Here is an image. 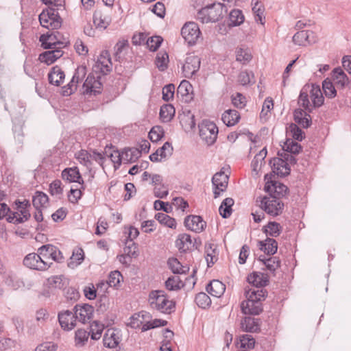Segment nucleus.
Instances as JSON below:
<instances>
[{"label": "nucleus", "instance_id": "obj_41", "mask_svg": "<svg viewBox=\"0 0 351 351\" xmlns=\"http://www.w3.org/2000/svg\"><path fill=\"white\" fill-rule=\"evenodd\" d=\"M234 202V199L230 197L223 199L219 208V213L223 218L226 219L231 215Z\"/></svg>", "mask_w": 351, "mask_h": 351}, {"label": "nucleus", "instance_id": "obj_12", "mask_svg": "<svg viewBox=\"0 0 351 351\" xmlns=\"http://www.w3.org/2000/svg\"><path fill=\"white\" fill-rule=\"evenodd\" d=\"M100 79V75L95 77L94 75L89 74L83 84L84 94L94 95L100 94L102 90V83Z\"/></svg>", "mask_w": 351, "mask_h": 351}, {"label": "nucleus", "instance_id": "obj_1", "mask_svg": "<svg viewBox=\"0 0 351 351\" xmlns=\"http://www.w3.org/2000/svg\"><path fill=\"white\" fill-rule=\"evenodd\" d=\"M246 300L241 303V309L245 315H259L263 310L262 302L267 295V291L265 289H250L245 290Z\"/></svg>", "mask_w": 351, "mask_h": 351}, {"label": "nucleus", "instance_id": "obj_46", "mask_svg": "<svg viewBox=\"0 0 351 351\" xmlns=\"http://www.w3.org/2000/svg\"><path fill=\"white\" fill-rule=\"evenodd\" d=\"M155 218L161 224H163L169 228H176V221L175 219L171 217L170 216L165 213H158L155 215Z\"/></svg>", "mask_w": 351, "mask_h": 351}, {"label": "nucleus", "instance_id": "obj_17", "mask_svg": "<svg viewBox=\"0 0 351 351\" xmlns=\"http://www.w3.org/2000/svg\"><path fill=\"white\" fill-rule=\"evenodd\" d=\"M184 223L187 229L198 233L206 227V221L199 215H189L184 219Z\"/></svg>", "mask_w": 351, "mask_h": 351}, {"label": "nucleus", "instance_id": "obj_62", "mask_svg": "<svg viewBox=\"0 0 351 351\" xmlns=\"http://www.w3.org/2000/svg\"><path fill=\"white\" fill-rule=\"evenodd\" d=\"M173 149L171 143L169 142H165L161 147L156 150V152L160 156L161 159H162L171 156Z\"/></svg>", "mask_w": 351, "mask_h": 351}, {"label": "nucleus", "instance_id": "obj_15", "mask_svg": "<svg viewBox=\"0 0 351 351\" xmlns=\"http://www.w3.org/2000/svg\"><path fill=\"white\" fill-rule=\"evenodd\" d=\"M112 63L111 62L110 55L108 51H103L98 57L97 61L94 66V71L99 72L105 75L112 71Z\"/></svg>", "mask_w": 351, "mask_h": 351}, {"label": "nucleus", "instance_id": "obj_22", "mask_svg": "<svg viewBox=\"0 0 351 351\" xmlns=\"http://www.w3.org/2000/svg\"><path fill=\"white\" fill-rule=\"evenodd\" d=\"M62 47L58 48H52L51 50L46 51L39 55V60L41 62H45L49 65L53 63L57 59L60 58L63 55L62 50Z\"/></svg>", "mask_w": 351, "mask_h": 351}, {"label": "nucleus", "instance_id": "obj_31", "mask_svg": "<svg viewBox=\"0 0 351 351\" xmlns=\"http://www.w3.org/2000/svg\"><path fill=\"white\" fill-rule=\"evenodd\" d=\"M310 94L312 99L313 108H319L323 105L324 98L322 95L319 86L312 84Z\"/></svg>", "mask_w": 351, "mask_h": 351}, {"label": "nucleus", "instance_id": "obj_9", "mask_svg": "<svg viewBox=\"0 0 351 351\" xmlns=\"http://www.w3.org/2000/svg\"><path fill=\"white\" fill-rule=\"evenodd\" d=\"M52 263H48L47 261L36 253H30L26 255L23 259V265L31 269L39 271H45L50 267Z\"/></svg>", "mask_w": 351, "mask_h": 351}, {"label": "nucleus", "instance_id": "obj_2", "mask_svg": "<svg viewBox=\"0 0 351 351\" xmlns=\"http://www.w3.org/2000/svg\"><path fill=\"white\" fill-rule=\"evenodd\" d=\"M148 301L152 308L160 313L171 314L176 311V302L169 300L168 295L162 290L152 291Z\"/></svg>", "mask_w": 351, "mask_h": 351}, {"label": "nucleus", "instance_id": "obj_14", "mask_svg": "<svg viewBox=\"0 0 351 351\" xmlns=\"http://www.w3.org/2000/svg\"><path fill=\"white\" fill-rule=\"evenodd\" d=\"M229 177L223 171L216 173L212 178L213 185L214 198H217L221 192L226 190L228 184Z\"/></svg>", "mask_w": 351, "mask_h": 351}, {"label": "nucleus", "instance_id": "obj_30", "mask_svg": "<svg viewBox=\"0 0 351 351\" xmlns=\"http://www.w3.org/2000/svg\"><path fill=\"white\" fill-rule=\"evenodd\" d=\"M64 77V71L58 66H53L48 74L49 82L55 86H60Z\"/></svg>", "mask_w": 351, "mask_h": 351}, {"label": "nucleus", "instance_id": "obj_10", "mask_svg": "<svg viewBox=\"0 0 351 351\" xmlns=\"http://www.w3.org/2000/svg\"><path fill=\"white\" fill-rule=\"evenodd\" d=\"M200 58L195 54H189L182 66V73L186 78H191L200 68Z\"/></svg>", "mask_w": 351, "mask_h": 351}, {"label": "nucleus", "instance_id": "obj_37", "mask_svg": "<svg viewBox=\"0 0 351 351\" xmlns=\"http://www.w3.org/2000/svg\"><path fill=\"white\" fill-rule=\"evenodd\" d=\"M93 23L97 28L105 29L110 24V19L101 12L95 11L93 14Z\"/></svg>", "mask_w": 351, "mask_h": 351}, {"label": "nucleus", "instance_id": "obj_54", "mask_svg": "<svg viewBox=\"0 0 351 351\" xmlns=\"http://www.w3.org/2000/svg\"><path fill=\"white\" fill-rule=\"evenodd\" d=\"M240 348L243 349L251 350L254 348L255 339L251 335H243L240 336Z\"/></svg>", "mask_w": 351, "mask_h": 351}, {"label": "nucleus", "instance_id": "obj_38", "mask_svg": "<svg viewBox=\"0 0 351 351\" xmlns=\"http://www.w3.org/2000/svg\"><path fill=\"white\" fill-rule=\"evenodd\" d=\"M259 260L263 263L267 269L274 275H275V271L280 267L281 261L277 256L263 259L259 258Z\"/></svg>", "mask_w": 351, "mask_h": 351}, {"label": "nucleus", "instance_id": "obj_13", "mask_svg": "<svg viewBox=\"0 0 351 351\" xmlns=\"http://www.w3.org/2000/svg\"><path fill=\"white\" fill-rule=\"evenodd\" d=\"M86 74V68L83 66H78L75 69L71 82L66 86L63 87V95H71L77 89V84L84 80Z\"/></svg>", "mask_w": 351, "mask_h": 351}, {"label": "nucleus", "instance_id": "obj_55", "mask_svg": "<svg viewBox=\"0 0 351 351\" xmlns=\"http://www.w3.org/2000/svg\"><path fill=\"white\" fill-rule=\"evenodd\" d=\"M267 156V149L266 148H263L262 150L259 152L258 154H256L252 161V167L253 171H258L260 169L262 162H264L265 158Z\"/></svg>", "mask_w": 351, "mask_h": 351}, {"label": "nucleus", "instance_id": "obj_64", "mask_svg": "<svg viewBox=\"0 0 351 351\" xmlns=\"http://www.w3.org/2000/svg\"><path fill=\"white\" fill-rule=\"evenodd\" d=\"M49 193L51 195H62L63 188L60 180H55L49 184Z\"/></svg>", "mask_w": 351, "mask_h": 351}, {"label": "nucleus", "instance_id": "obj_21", "mask_svg": "<svg viewBox=\"0 0 351 351\" xmlns=\"http://www.w3.org/2000/svg\"><path fill=\"white\" fill-rule=\"evenodd\" d=\"M247 282L254 287L252 289H261L267 285L269 282L267 275L261 272H253L248 275L247 278Z\"/></svg>", "mask_w": 351, "mask_h": 351}, {"label": "nucleus", "instance_id": "obj_11", "mask_svg": "<svg viewBox=\"0 0 351 351\" xmlns=\"http://www.w3.org/2000/svg\"><path fill=\"white\" fill-rule=\"evenodd\" d=\"M38 252L43 259L47 262L48 259H51L58 263H61L64 260L60 250L56 246L51 244L42 245L38 249Z\"/></svg>", "mask_w": 351, "mask_h": 351}, {"label": "nucleus", "instance_id": "obj_49", "mask_svg": "<svg viewBox=\"0 0 351 351\" xmlns=\"http://www.w3.org/2000/svg\"><path fill=\"white\" fill-rule=\"evenodd\" d=\"M252 3L253 5L252 11L255 14V20L256 22H260L261 24H264L263 19V13H264V7L263 5L258 1V0H252Z\"/></svg>", "mask_w": 351, "mask_h": 351}, {"label": "nucleus", "instance_id": "obj_43", "mask_svg": "<svg viewBox=\"0 0 351 351\" xmlns=\"http://www.w3.org/2000/svg\"><path fill=\"white\" fill-rule=\"evenodd\" d=\"M332 72V77L338 86L344 87L346 84H348V77L341 68H335Z\"/></svg>", "mask_w": 351, "mask_h": 351}, {"label": "nucleus", "instance_id": "obj_7", "mask_svg": "<svg viewBox=\"0 0 351 351\" xmlns=\"http://www.w3.org/2000/svg\"><path fill=\"white\" fill-rule=\"evenodd\" d=\"M199 127V136L208 145H213L217 140L218 128L216 124L210 121H204Z\"/></svg>", "mask_w": 351, "mask_h": 351}, {"label": "nucleus", "instance_id": "obj_19", "mask_svg": "<svg viewBox=\"0 0 351 351\" xmlns=\"http://www.w3.org/2000/svg\"><path fill=\"white\" fill-rule=\"evenodd\" d=\"M265 191L269 193L271 196L275 195L280 199L282 197L287 194L288 187L279 182L267 181L265 185Z\"/></svg>", "mask_w": 351, "mask_h": 351}, {"label": "nucleus", "instance_id": "obj_5", "mask_svg": "<svg viewBox=\"0 0 351 351\" xmlns=\"http://www.w3.org/2000/svg\"><path fill=\"white\" fill-rule=\"evenodd\" d=\"M40 25L48 29H58L62 25V19L55 8H49L39 14Z\"/></svg>", "mask_w": 351, "mask_h": 351}, {"label": "nucleus", "instance_id": "obj_16", "mask_svg": "<svg viewBox=\"0 0 351 351\" xmlns=\"http://www.w3.org/2000/svg\"><path fill=\"white\" fill-rule=\"evenodd\" d=\"M58 322L62 328L65 330H71L76 326V318L74 312L66 310L58 313Z\"/></svg>", "mask_w": 351, "mask_h": 351}, {"label": "nucleus", "instance_id": "obj_63", "mask_svg": "<svg viewBox=\"0 0 351 351\" xmlns=\"http://www.w3.org/2000/svg\"><path fill=\"white\" fill-rule=\"evenodd\" d=\"M162 41L163 39L161 36H155L149 38L146 40V44L147 45V47H149L150 51H155L160 46Z\"/></svg>", "mask_w": 351, "mask_h": 351}, {"label": "nucleus", "instance_id": "obj_3", "mask_svg": "<svg viewBox=\"0 0 351 351\" xmlns=\"http://www.w3.org/2000/svg\"><path fill=\"white\" fill-rule=\"evenodd\" d=\"M224 8L223 3H213L199 10L197 18L203 23H215L222 19L223 13L227 12Z\"/></svg>", "mask_w": 351, "mask_h": 351}, {"label": "nucleus", "instance_id": "obj_42", "mask_svg": "<svg viewBox=\"0 0 351 351\" xmlns=\"http://www.w3.org/2000/svg\"><path fill=\"white\" fill-rule=\"evenodd\" d=\"M49 202V197L47 194L42 191H36L32 197V204L35 209L42 208L45 206Z\"/></svg>", "mask_w": 351, "mask_h": 351}, {"label": "nucleus", "instance_id": "obj_47", "mask_svg": "<svg viewBox=\"0 0 351 351\" xmlns=\"http://www.w3.org/2000/svg\"><path fill=\"white\" fill-rule=\"evenodd\" d=\"M90 332L84 329H78L75 335V343L77 347H82L88 341Z\"/></svg>", "mask_w": 351, "mask_h": 351}, {"label": "nucleus", "instance_id": "obj_61", "mask_svg": "<svg viewBox=\"0 0 351 351\" xmlns=\"http://www.w3.org/2000/svg\"><path fill=\"white\" fill-rule=\"evenodd\" d=\"M182 282L178 276L169 277L165 282V287L169 291L180 289L182 287Z\"/></svg>", "mask_w": 351, "mask_h": 351}, {"label": "nucleus", "instance_id": "obj_50", "mask_svg": "<svg viewBox=\"0 0 351 351\" xmlns=\"http://www.w3.org/2000/svg\"><path fill=\"white\" fill-rule=\"evenodd\" d=\"M71 261L69 263V266L73 267L80 265L84 259V253L82 248H77L73 252L71 257Z\"/></svg>", "mask_w": 351, "mask_h": 351}, {"label": "nucleus", "instance_id": "obj_58", "mask_svg": "<svg viewBox=\"0 0 351 351\" xmlns=\"http://www.w3.org/2000/svg\"><path fill=\"white\" fill-rule=\"evenodd\" d=\"M238 80L243 86L254 84L255 82L254 73L252 71H241L238 77Z\"/></svg>", "mask_w": 351, "mask_h": 351}, {"label": "nucleus", "instance_id": "obj_57", "mask_svg": "<svg viewBox=\"0 0 351 351\" xmlns=\"http://www.w3.org/2000/svg\"><path fill=\"white\" fill-rule=\"evenodd\" d=\"M322 88L326 97L328 98H334L337 95V90L333 84L328 79L323 81Z\"/></svg>", "mask_w": 351, "mask_h": 351}, {"label": "nucleus", "instance_id": "obj_18", "mask_svg": "<svg viewBox=\"0 0 351 351\" xmlns=\"http://www.w3.org/2000/svg\"><path fill=\"white\" fill-rule=\"evenodd\" d=\"M73 311L76 319L82 323H85L90 319L94 308L88 304H77L73 308Z\"/></svg>", "mask_w": 351, "mask_h": 351}, {"label": "nucleus", "instance_id": "obj_53", "mask_svg": "<svg viewBox=\"0 0 351 351\" xmlns=\"http://www.w3.org/2000/svg\"><path fill=\"white\" fill-rule=\"evenodd\" d=\"M205 252L206 254V262L208 267H210L215 263L217 258H215V247L214 244L206 243L205 245Z\"/></svg>", "mask_w": 351, "mask_h": 351}, {"label": "nucleus", "instance_id": "obj_23", "mask_svg": "<svg viewBox=\"0 0 351 351\" xmlns=\"http://www.w3.org/2000/svg\"><path fill=\"white\" fill-rule=\"evenodd\" d=\"M270 162H273V172L280 177H285L290 173L289 164L282 158H274Z\"/></svg>", "mask_w": 351, "mask_h": 351}, {"label": "nucleus", "instance_id": "obj_52", "mask_svg": "<svg viewBox=\"0 0 351 351\" xmlns=\"http://www.w3.org/2000/svg\"><path fill=\"white\" fill-rule=\"evenodd\" d=\"M169 62V56L166 52H159L157 53L155 64L157 68L163 71L167 68Z\"/></svg>", "mask_w": 351, "mask_h": 351}, {"label": "nucleus", "instance_id": "obj_26", "mask_svg": "<svg viewBox=\"0 0 351 351\" xmlns=\"http://www.w3.org/2000/svg\"><path fill=\"white\" fill-rule=\"evenodd\" d=\"M176 245L180 252H186L194 250L195 244L189 234H181L176 241Z\"/></svg>", "mask_w": 351, "mask_h": 351}, {"label": "nucleus", "instance_id": "obj_56", "mask_svg": "<svg viewBox=\"0 0 351 351\" xmlns=\"http://www.w3.org/2000/svg\"><path fill=\"white\" fill-rule=\"evenodd\" d=\"M195 302L202 308H206L211 304L210 297L204 292H200L196 295Z\"/></svg>", "mask_w": 351, "mask_h": 351}, {"label": "nucleus", "instance_id": "obj_33", "mask_svg": "<svg viewBox=\"0 0 351 351\" xmlns=\"http://www.w3.org/2000/svg\"><path fill=\"white\" fill-rule=\"evenodd\" d=\"M313 34V32L311 31L302 30L298 32L293 36V42L299 46H305L312 42L310 40V35Z\"/></svg>", "mask_w": 351, "mask_h": 351}, {"label": "nucleus", "instance_id": "obj_35", "mask_svg": "<svg viewBox=\"0 0 351 351\" xmlns=\"http://www.w3.org/2000/svg\"><path fill=\"white\" fill-rule=\"evenodd\" d=\"M258 319L250 317H245L241 322V328L243 330L250 332H256L260 330L258 323Z\"/></svg>", "mask_w": 351, "mask_h": 351}, {"label": "nucleus", "instance_id": "obj_45", "mask_svg": "<svg viewBox=\"0 0 351 351\" xmlns=\"http://www.w3.org/2000/svg\"><path fill=\"white\" fill-rule=\"evenodd\" d=\"M104 329V325L101 324L98 321H94L90 326V337L93 340H98L101 336L103 330Z\"/></svg>", "mask_w": 351, "mask_h": 351}, {"label": "nucleus", "instance_id": "obj_20", "mask_svg": "<svg viewBox=\"0 0 351 351\" xmlns=\"http://www.w3.org/2000/svg\"><path fill=\"white\" fill-rule=\"evenodd\" d=\"M103 342L106 348H116L120 342L119 331L113 328L107 329L104 335Z\"/></svg>", "mask_w": 351, "mask_h": 351}, {"label": "nucleus", "instance_id": "obj_25", "mask_svg": "<svg viewBox=\"0 0 351 351\" xmlns=\"http://www.w3.org/2000/svg\"><path fill=\"white\" fill-rule=\"evenodd\" d=\"M39 41L44 49L58 48L57 45L62 47L64 45L63 43L57 41V37L54 33L42 34L39 38Z\"/></svg>", "mask_w": 351, "mask_h": 351}, {"label": "nucleus", "instance_id": "obj_34", "mask_svg": "<svg viewBox=\"0 0 351 351\" xmlns=\"http://www.w3.org/2000/svg\"><path fill=\"white\" fill-rule=\"evenodd\" d=\"M141 156V151L138 148H128L122 152L123 161L124 163L135 162Z\"/></svg>", "mask_w": 351, "mask_h": 351}, {"label": "nucleus", "instance_id": "obj_59", "mask_svg": "<svg viewBox=\"0 0 351 351\" xmlns=\"http://www.w3.org/2000/svg\"><path fill=\"white\" fill-rule=\"evenodd\" d=\"M105 154L109 157L114 163L115 169L120 167L123 161L122 152L120 153L118 150H114L112 152L109 153L108 150L106 149Z\"/></svg>", "mask_w": 351, "mask_h": 351}, {"label": "nucleus", "instance_id": "obj_39", "mask_svg": "<svg viewBox=\"0 0 351 351\" xmlns=\"http://www.w3.org/2000/svg\"><path fill=\"white\" fill-rule=\"evenodd\" d=\"M263 231L272 237H277L282 232V227L279 223L276 221H269L263 228Z\"/></svg>", "mask_w": 351, "mask_h": 351}, {"label": "nucleus", "instance_id": "obj_4", "mask_svg": "<svg viewBox=\"0 0 351 351\" xmlns=\"http://www.w3.org/2000/svg\"><path fill=\"white\" fill-rule=\"evenodd\" d=\"M14 204L15 205L14 208L17 212L12 213L7 217V221L14 224H19L27 221L31 217L29 213L31 204L29 201L25 199L23 201L16 199L14 201Z\"/></svg>", "mask_w": 351, "mask_h": 351}, {"label": "nucleus", "instance_id": "obj_28", "mask_svg": "<svg viewBox=\"0 0 351 351\" xmlns=\"http://www.w3.org/2000/svg\"><path fill=\"white\" fill-rule=\"evenodd\" d=\"M206 290L212 296L220 298L225 292L226 286L218 280H213L207 285Z\"/></svg>", "mask_w": 351, "mask_h": 351}, {"label": "nucleus", "instance_id": "obj_36", "mask_svg": "<svg viewBox=\"0 0 351 351\" xmlns=\"http://www.w3.org/2000/svg\"><path fill=\"white\" fill-rule=\"evenodd\" d=\"M176 113V110L171 104H164L160 110V118L164 123L171 121Z\"/></svg>", "mask_w": 351, "mask_h": 351}, {"label": "nucleus", "instance_id": "obj_8", "mask_svg": "<svg viewBox=\"0 0 351 351\" xmlns=\"http://www.w3.org/2000/svg\"><path fill=\"white\" fill-rule=\"evenodd\" d=\"M181 34L189 45H193L200 38L201 32L196 23L187 22L182 27Z\"/></svg>", "mask_w": 351, "mask_h": 351}, {"label": "nucleus", "instance_id": "obj_27", "mask_svg": "<svg viewBox=\"0 0 351 351\" xmlns=\"http://www.w3.org/2000/svg\"><path fill=\"white\" fill-rule=\"evenodd\" d=\"M177 95H180L185 102H189L193 99V86L186 80H183L180 84L177 90Z\"/></svg>", "mask_w": 351, "mask_h": 351}, {"label": "nucleus", "instance_id": "obj_60", "mask_svg": "<svg viewBox=\"0 0 351 351\" xmlns=\"http://www.w3.org/2000/svg\"><path fill=\"white\" fill-rule=\"evenodd\" d=\"M122 279L123 276L121 272L116 270L110 273L106 281L109 287H117Z\"/></svg>", "mask_w": 351, "mask_h": 351}, {"label": "nucleus", "instance_id": "obj_29", "mask_svg": "<svg viewBox=\"0 0 351 351\" xmlns=\"http://www.w3.org/2000/svg\"><path fill=\"white\" fill-rule=\"evenodd\" d=\"M259 249L267 255H274L278 250V243L274 239L267 238L264 241H258Z\"/></svg>", "mask_w": 351, "mask_h": 351}, {"label": "nucleus", "instance_id": "obj_48", "mask_svg": "<svg viewBox=\"0 0 351 351\" xmlns=\"http://www.w3.org/2000/svg\"><path fill=\"white\" fill-rule=\"evenodd\" d=\"M302 149L301 145L291 139H287L283 146V152L288 154H298Z\"/></svg>", "mask_w": 351, "mask_h": 351}, {"label": "nucleus", "instance_id": "obj_40", "mask_svg": "<svg viewBox=\"0 0 351 351\" xmlns=\"http://www.w3.org/2000/svg\"><path fill=\"white\" fill-rule=\"evenodd\" d=\"M298 104L308 113L311 112L314 108H313V104H311L308 99V90L306 87H304L300 91L298 97Z\"/></svg>", "mask_w": 351, "mask_h": 351}, {"label": "nucleus", "instance_id": "obj_6", "mask_svg": "<svg viewBox=\"0 0 351 351\" xmlns=\"http://www.w3.org/2000/svg\"><path fill=\"white\" fill-rule=\"evenodd\" d=\"M260 207L268 215L276 217L280 215L284 209V203L275 195L264 197L260 201Z\"/></svg>", "mask_w": 351, "mask_h": 351}, {"label": "nucleus", "instance_id": "obj_32", "mask_svg": "<svg viewBox=\"0 0 351 351\" xmlns=\"http://www.w3.org/2000/svg\"><path fill=\"white\" fill-rule=\"evenodd\" d=\"M241 117L239 112L236 110H227L223 114L221 119L223 122L228 127L236 125L240 120Z\"/></svg>", "mask_w": 351, "mask_h": 351}, {"label": "nucleus", "instance_id": "obj_44", "mask_svg": "<svg viewBox=\"0 0 351 351\" xmlns=\"http://www.w3.org/2000/svg\"><path fill=\"white\" fill-rule=\"evenodd\" d=\"M244 21V16L240 10H232L229 14V25L238 26Z\"/></svg>", "mask_w": 351, "mask_h": 351}, {"label": "nucleus", "instance_id": "obj_51", "mask_svg": "<svg viewBox=\"0 0 351 351\" xmlns=\"http://www.w3.org/2000/svg\"><path fill=\"white\" fill-rule=\"evenodd\" d=\"M236 60L243 64L252 60V54L248 49L239 48L236 50Z\"/></svg>", "mask_w": 351, "mask_h": 351}, {"label": "nucleus", "instance_id": "obj_24", "mask_svg": "<svg viewBox=\"0 0 351 351\" xmlns=\"http://www.w3.org/2000/svg\"><path fill=\"white\" fill-rule=\"evenodd\" d=\"M62 178L69 182L84 184V180L77 167L66 168L62 171Z\"/></svg>", "mask_w": 351, "mask_h": 351}]
</instances>
